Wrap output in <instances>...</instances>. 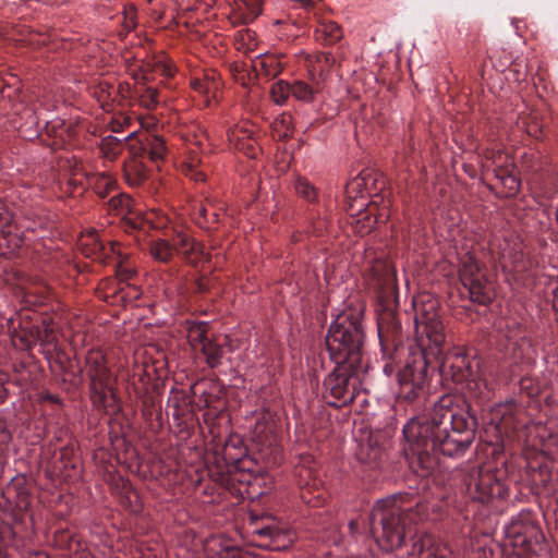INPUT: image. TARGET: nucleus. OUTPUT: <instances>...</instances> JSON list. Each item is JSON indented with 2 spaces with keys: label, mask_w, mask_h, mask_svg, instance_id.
Here are the masks:
<instances>
[{
  "label": "nucleus",
  "mask_w": 558,
  "mask_h": 558,
  "mask_svg": "<svg viewBox=\"0 0 558 558\" xmlns=\"http://www.w3.org/2000/svg\"><path fill=\"white\" fill-rule=\"evenodd\" d=\"M477 417L461 395H442L428 414L412 416L402 428L403 454L418 476L438 466L439 453L463 454L475 439Z\"/></svg>",
  "instance_id": "f257e3e1"
},
{
  "label": "nucleus",
  "mask_w": 558,
  "mask_h": 558,
  "mask_svg": "<svg viewBox=\"0 0 558 558\" xmlns=\"http://www.w3.org/2000/svg\"><path fill=\"white\" fill-rule=\"evenodd\" d=\"M416 348L408 349L404 364L397 374L400 402L416 404L421 409L425 401V383L430 359H437L444 350L447 333L440 315V303L430 293L413 298Z\"/></svg>",
  "instance_id": "f03ea898"
},
{
  "label": "nucleus",
  "mask_w": 558,
  "mask_h": 558,
  "mask_svg": "<svg viewBox=\"0 0 558 558\" xmlns=\"http://www.w3.org/2000/svg\"><path fill=\"white\" fill-rule=\"evenodd\" d=\"M428 515V505L418 496L399 493L380 499L371 513L372 532L385 551H393L404 544L411 524Z\"/></svg>",
  "instance_id": "7ed1b4c3"
},
{
  "label": "nucleus",
  "mask_w": 558,
  "mask_h": 558,
  "mask_svg": "<svg viewBox=\"0 0 558 558\" xmlns=\"http://www.w3.org/2000/svg\"><path fill=\"white\" fill-rule=\"evenodd\" d=\"M59 310L60 303L51 286L37 277V317L40 319V326L37 325V340L44 347L41 354L53 376L61 378L63 383L77 386L83 383V371L73 369L65 353L57 347Z\"/></svg>",
  "instance_id": "20e7f679"
},
{
  "label": "nucleus",
  "mask_w": 558,
  "mask_h": 558,
  "mask_svg": "<svg viewBox=\"0 0 558 558\" xmlns=\"http://www.w3.org/2000/svg\"><path fill=\"white\" fill-rule=\"evenodd\" d=\"M362 306L348 307L337 315L325 337V347L335 365L364 366L365 329Z\"/></svg>",
  "instance_id": "39448f33"
},
{
  "label": "nucleus",
  "mask_w": 558,
  "mask_h": 558,
  "mask_svg": "<svg viewBox=\"0 0 558 558\" xmlns=\"http://www.w3.org/2000/svg\"><path fill=\"white\" fill-rule=\"evenodd\" d=\"M481 366L482 359L476 351L465 348H454L448 352L441 364L446 376L461 385L469 398L482 403L488 400L489 391Z\"/></svg>",
  "instance_id": "423d86ee"
},
{
  "label": "nucleus",
  "mask_w": 558,
  "mask_h": 558,
  "mask_svg": "<svg viewBox=\"0 0 558 558\" xmlns=\"http://www.w3.org/2000/svg\"><path fill=\"white\" fill-rule=\"evenodd\" d=\"M395 303H379L377 310V329L383 357L387 361L384 372L391 375L401 357L404 356V335L401 322L395 310Z\"/></svg>",
  "instance_id": "0eeeda50"
},
{
  "label": "nucleus",
  "mask_w": 558,
  "mask_h": 558,
  "mask_svg": "<svg viewBox=\"0 0 558 558\" xmlns=\"http://www.w3.org/2000/svg\"><path fill=\"white\" fill-rule=\"evenodd\" d=\"M365 372V366L335 365L323 381V399L328 405L337 409L350 404L359 393L361 376Z\"/></svg>",
  "instance_id": "6e6552de"
},
{
  "label": "nucleus",
  "mask_w": 558,
  "mask_h": 558,
  "mask_svg": "<svg viewBox=\"0 0 558 558\" xmlns=\"http://www.w3.org/2000/svg\"><path fill=\"white\" fill-rule=\"evenodd\" d=\"M85 372L89 379V399L97 410L105 411L116 395L110 386L107 359L100 349H92L86 353Z\"/></svg>",
  "instance_id": "1a4fd4ad"
},
{
  "label": "nucleus",
  "mask_w": 558,
  "mask_h": 558,
  "mask_svg": "<svg viewBox=\"0 0 558 558\" xmlns=\"http://www.w3.org/2000/svg\"><path fill=\"white\" fill-rule=\"evenodd\" d=\"M464 484L470 498L481 504H487L496 498L506 499L509 495V489L490 468H472L464 477Z\"/></svg>",
  "instance_id": "9d476101"
},
{
  "label": "nucleus",
  "mask_w": 558,
  "mask_h": 558,
  "mask_svg": "<svg viewBox=\"0 0 558 558\" xmlns=\"http://www.w3.org/2000/svg\"><path fill=\"white\" fill-rule=\"evenodd\" d=\"M459 278L468 290L472 302L487 305L493 300L492 289L486 275L475 255L466 252L460 258Z\"/></svg>",
  "instance_id": "9b49d317"
},
{
  "label": "nucleus",
  "mask_w": 558,
  "mask_h": 558,
  "mask_svg": "<svg viewBox=\"0 0 558 558\" xmlns=\"http://www.w3.org/2000/svg\"><path fill=\"white\" fill-rule=\"evenodd\" d=\"M492 160L494 163V177L497 180L495 185L489 189H496V194L500 198L514 197L521 189V180L514 173V162L510 156L500 150L493 153Z\"/></svg>",
  "instance_id": "f8f14e48"
},
{
  "label": "nucleus",
  "mask_w": 558,
  "mask_h": 558,
  "mask_svg": "<svg viewBox=\"0 0 558 558\" xmlns=\"http://www.w3.org/2000/svg\"><path fill=\"white\" fill-rule=\"evenodd\" d=\"M490 245L504 270L514 274L527 270L529 260L523 252V243L518 236L495 239Z\"/></svg>",
  "instance_id": "ddd939ff"
},
{
  "label": "nucleus",
  "mask_w": 558,
  "mask_h": 558,
  "mask_svg": "<svg viewBox=\"0 0 558 558\" xmlns=\"http://www.w3.org/2000/svg\"><path fill=\"white\" fill-rule=\"evenodd\" d=\"M369 283L377 291L379 303H395L398 298L396 269L385 259L373 262L368 275Z\"/></svg>",
  "instance_id": "4468645a"
},
{
  "label": "nucleus",
  "mask_w": 558,
  "mask_h": 558,
  "mask_svg": "<svg viewBox=\"0 0 558 558\" xmlns=\"http://www.w3.org/2000/svg\"><path fill=\"white\" fill-rule=\"evenodd\" d=\"M252 534L258 538V546L272 551H282L293 544L292 533L276 523L259 525L253 518Z\"/></svg>",
  "instance_id": "2eb2a0df"
},
{
  "label": "nucleus",
  "mask_w": 558,
  "mask_h": 558,
  "mask_svg": "<svg viewBox=\"0 0 558 558\" xmlns=\"http://www.w3.org/2000/svg\"><path fill=\"white\" fill-rule=\"evenodd\" d=\"M385 185L386 182L381 174L373 170L365 169L349 182L347 185V194L349 197H352V194H355V199L360 197L363 201L361 203V207H363L366 205L365 199L367 197H379Z\"/></svg>",
  "instance_id": "dca6fc26"
},
{
  "label": "nucleus",
  "mask_w": 558,
  "mask_h": 558,
  "mask_svg": "<svg viewBox=\"0 0 558 558\" xmlns=\"http://www.w3.org/2000/svg\"><path fill=\"white\" fill-rule=\"evenodd\" d=\"M130 154V160L124 162V175L131 185L141 184L146 178L144 159L147 157L145 137L136 140L135 135L125 144Z\"/></svg>",
  "instance_id": "f3484780"
},
{
  "label": "nucleus",
  "mask_w": 558,
  "mask_h": 558,
  "mask_svg": "<svg viewBox=\"0 0 558 558\" xmlns=\"http://www.w3.org/2000/svg\"><path fill=\"white\" fill-rule=\"evenodd\" d=\"M58 169L61 172H64V178L61 180L60 178H56L53 174L52 184H56L59 192L66 196H75L76 194H82L84 187L82 182L75 179L76 170L78 167V162L74 157L68 156H59L57 158Z\"/></svg>",
  "instance_id": "a211bd4d"
},
{
  "label": "nucleus",
  "mask_w": 558,
  "mask_h": 558,
  "mask_svg": "<svg viewBox=\"0 0 558 558\" xmlns=\"http://www.w3.org/2000/svg\"><path fill=\"white\" fill-rule=\"evenodd\" d=\"M293 474L301 489L308 493L312 489H318L322 481L318 478V464L311 454H301L298 463L294 465Z\"/></svg>",
  "instance_id": "6ab92c4d"
},
{
  "label": "nucleus",
  "mask_w": 558,
  "mask_h": 558,
  "mask_svg": "<svg viewBox=\"0 0 558 558\" xmlns=\"http://www.w3.org/2000/svg\"><path fill=\"white\" fill-rule=\"evenodd\" d=\"M25 484L26 481L23 476L12 478L8 494L10 498H14L16 509L24 512L23 520H28L33 524L35 522V512L32 508L33 496Z\"/></svg>",
  "instance_id": "aec40b11"
},
{
  "label": "nucleus",
  "mask_w": 558,
  "mask_h": 558,
  "mask_svg": "<svg viewBox=\"0 0 558 558\" xmlns=\"http://www.w3.org/2000/svg\"><path fill=\"white\" fill-rule=\"evenodd\" d=\"M173 252L181 254L191 265L196 266L204 256V245L196 242L189 233L178 231L172 238Z\"/></svg>",
  "instance_id": "412c9836"
},
{
  "label": "nucleus",
  "mask_w": 558,
  "mask_h": 558,
  "mask_svg": "<svg viewBox=\"0 0 558 558\" xmlns=\"http://www.w3.org/2000/svg\"><path fill=\"white\" fill-rule=\"evenodd\" d=\"M221 457L228 466H233L242 471H248L247 448L239 436H230L221 448Z\"/></svg>",
  "instance_id": "4be33fe9"
},
{
  "label": "nucleus",
  "mask_w": 558,
  "mask_h": 558,
  "mask_svg": "<svg viewBox=\"0 0 558 558\" xmlns=\"http://www.w3.org/2000/svg\"><path fill=\"white\" fill-rule=\"evenodd\" d=\"M64 122L61 119L45 121V128L37 133V146L49 148L53 151L63 146Z\"/></svg>",
  "instance_id": "5701e85b"
},
{
  "label": "nucleus",
  "mask_w": 558,
  "mask_h": 558,
  "mask_svg": "<svg viewBox=\"0 0 558 558\" xmlns=\"http://www.w3.org/2000/svg\"><path fill=\"white\" fill-rule=\"evenodd\" d=\"M206 550L211 558H259V556L254 553L229 545V543L221 537H213L207 541Z\"/></svg>",
  "instance_id": "b1692460"
},
{
  "label": "nucleus",
  "mask_w": 558,
  "mask_h": 558,
  "mask_svg": "<svg viewBox=\"0 0 558 558\" xmlns=\"http://www.w3.org/2000/svg\"><path fill=\"white\" fill-rule=\"evenodd\" d=\"M45 238L43 235V241L37 243V264L41 265L40 270L44 274H50L59 264L61 254L57 250L54 241L51 238L46 241Z\"/></svg>",
  "instance_id": "393cba45"
},
{
  "label": "nucleus",
  "mask_w": 558,
  "mask_h": 558,
  "mask_svg": "<svg viewBox=\"0 0 558 558\" xmlns=\"http://www.w3.org/2000/svg\"><path fill=\"white\" fill-rule=\"evenodd\" d=\"M389 206L385 205L377 214H373L371 209L366 211L359 210V217L352 222L356 233L361 235L368 234L377 223H385L389 219Z\"/></svg>",
  "instance_id": "a878e982"
},
{
  "label": "nucleus",
  "mask_w": 558,
  "mask_h": 558,
  "mask_svg": "<svg viewBox=\"0 0 558 558\" xmlns=\"http://www.w3.org/2000/svg\"><path fill=\"white\" fill-rule=\"evenodd\" d=\"M355 456L360 463L375 469L380 464L385 452L377 442L368 440L359 445Z\"/></svg>",
  "instance_id": "bb28decb"
},
{
  "label": "nucleus",
  "mask_w": 558,
  "mask_h": 558,
  "mask_svg": "<svg viewBox=\"0 0 558 558\" xmlns=\"http://www.w3.org/2000/svg\"><path fill=\"white\" fill-rule=\"evenodd\" d=\"M77 248L87 258L102 259L105 246L95 230L88 231L80 236Z\"/></svg>",
  "instance_id": "cd10ccee"
},
{
  "label": "nucleus",
  "mask_w": 558,
  "mask_h": 558,
  "mask_svg": "<svg viewBox=\"0 0 558 558\" xmlns=\"http://www.w3.org/2000/svg\"><path fill=\"white\" fill-rule=\"evenodd\" d=\"M193 217L199 228L211 231L217 229L220 223V209L211 204H199L198 207L194 208Z\"/></svg>",
  "instance_id": "c85d7f7f"
},
{
  "label": "nucleus",
  "mask_w": 558,
  "mask_h": 558,
  "mask_svg": "<svg viewBox=\"0 0 558 558\" xmlns=\"http://www.w3.org/2000/svg\"><path fill=\"white\" fill-rule=\"evenodd\" d=\"M252 68L257 75H263L267 78L278 76L283 69L280 60L269 53H263L256 57L252 62Z\"/></svg>",
  "instance_id": "c756f323"
},
{
  "label": "nucleus",
  "mask_w": 558,
  "mask_h": 558,
  "mask_svg": "<svg viewBox=\"0 0 558 558\" xmlns=\"http://www.w3.org/2000/svg\"><path fill=\"white\" fill-rule=\"evenodd\" d=\"M135 135V132L130 133L128 136L120 138L113 135H108L101 138L99 149L104 158L107 160H116L125 148V144Z\"/></svg>",
  "instance_id": "7c9ffc66"
},
{
  "label": "nucleus",
  "mask_w": 558,
  "mask_h": 558,
  "mask_svg": "<svg viewBox=\"0 0 558 558\" xmlns=\"http://www.w3.org/2000/svg\"><path fill=\"white\" fill-rule=\"evenodd\" d=\"M12 344L21 351H31L35 343V326L21 322L20 329L12 335Z\"/></svg>",
  "instance_id": "2f4dec72"
},
{
  "label": "nucleus",
  "mask_w": 558,
  "mask_h": 558,
  "mask_svg": "<svg viewBox=\"0 0 558 558\" xmlns=\"http://www.w3.org/2000/svg\"><path fill=\"white\" fill-rule=\"evenodd\" d=\"M192 399L182 389L172 388L168 398V408H172V416L179 421L184 417Z\"/></svg>",
  "instance_id": "473e14b6"
},
{
  "label": "nucleus",
  "mask_w": 558,
  "mask_h": 558,
  "mask_svg": "<svg viewBox=\"0 0 558 558\" xmlns=\"http://www.w3.org/2000/svg\"><path fill=\"white\" fill-rule=\"evenodd\" d=\"M144 137L147 158L153 162L162 161L168 151L165 140L161 136L150 134H146Z\"/></svg>",
  "instance_id": "72a5a7b5"
},
{
  "label": "nucleus",
  "mask_w": 558,
  "mask_h": 558,
  "mask_svg": "<svg viewBox=\"0 0 558 558\" xmlns=\"http://www.w3.org/2000/svg\"><path fill=\"white\" fill-rule=\"evenodd\" d=\"M322 89L319 82H316L315 86L312 87L303 81H293L290 83L291 96L298 100L311 102L314 100V95Z\"/></svg>",
  "instance_id": "f704fd0d"
},
{
  "label": "nucleus",
  "mask_w": 558,
  "mask_h": 558,
  "mask_svg": "<svg viewBox=\"0 0 558 558\" xmlns=\"http://www.w3.org/2000/svg\"><path fill=\"white\" fill-rule=\"evenodd\" d=\"M122 486L120 489V504L131 512H138L142 509L137 492L132 485L122 480Z\"/></svg>",
  "instance_id": "c9c22d12"
},
{
  "label": "nucleus",
  "mask_w": 558,
  "mask_h": 558,
  "mask_svg": "<svg viewBox=\"0 0 558 558\" xmlns=\"http://www.w3.org/2000/svg\"><path fill=\"white\" fill-rule=\"evenodd\" d=\"M203 355L205 356L206 364L209 368H216L222 363L223 349L222 345L218 344L214 340H209L204 343L201 348Z\"/></svg>",
  "instance_id": "e433bc0d"
},
{
  "label": "nucleus",
  "mask_w": 558,
  "mask_h": 558,
  "mask_svg": "<svg viewBox=\"0 0 558 558\" xmlns=\"http://www.w3.org/2000/svg\"><path fill=\"white\" fill-rule=\"evenodd\" d=\"M317 33L322 35L325 45H335L343 37L342 27L333 21L323 22Z\"/></svg>",
  "instance_id": "4c0bfd02"
},
{
  "label": "nucleus",
  "mask_w": 558,
  "mask_h": 558,
  "mask_svg": "<svg viewBox=\"0 0 558 558\" xmlns=\"http://www.w3.org/2000/svg\"><path fill=\"white\" fill-rule=\"evenodd\" d=\"M149 253L154 259L168 263L172 259L173 247L168 240L159 239L150 243Z\"/></svg>",
  "instance_id": "58836bf2"
},
{
  "label": "nucleus",
  "mask_w": 558,
  "mask_h": 558,
  "mask_svg": "<svg viewBox=\"0 0 558 558\" xmlns=\"http://www.w3.org/2000/svg\"><path fill=\"white\" fill-rule=\"evenodd\" d=\"M208 324L205 322L192 323L187 327V339L192 347H204L205 342L210 339L207 338Z\"/></svg>",
  "instance_id": "ea45409f"
},
{
  "label": "nucleus",
  "mask_w": 558,
  "mask_h": 558,
  "mask_svg": "<svg viewBox=\"0 0 558 558\" xmlns=\"http://www.w3.org/2000/svg\"><path fill=\"white\" fill-rule=\"evenodd\" d=\"M108 207L110 211L117 215H131L133 210V199L128 194L119 193L109 199Z\"/></svg>",
  "instance_id": "a19ab883"
},
{
  "label": "nucleus",
  "mask_w": 558,
  "mask_h": 558,
  "mask_svg": "<svg viewBox=\"0 0 558 558\" xmlns=\"http://www.w3.org/2000/svg\"><path fill=\"white\" fill-rule=\"evenodd\" d=\"M335 63L336 58L331 52H318L314 56L313 71L317 72L319 77L325 81Z\"/></svg>",
  "instance_id": "79ce46f5"
},
{
  "label": "nucleus",
  "mask_w": 558,
  "mask_h": 558,
  "mask_svg": "<svg viewBox=\"0 0 558 558\" xmlns=\"http://www.w3.org/2000/svg\"><path fill=\"white\" fill-rule=\"evenodd\" d=\"M272 128L278 138L287 141L293 136L294 129L292 125V117L289 114H282L276 119L272 123Z\"/></svg>",
  "instance_id": "37998d69"
},
{
  "label": "nucleus",
  "mask_w": 558,
  "mask_h": 558,
  "mask_svg": "<svg viewBox=\"0 0 558 558\" xmlns=\"http://www.w3.org/2000/svg\"><path fill=\"white\" fill-rule=\"evenodd\" d=\"M58 215L46 209V208H37V225L44 231H47L51 235H53L54 230L57 228Z\"/></svg>",
  "instance_id": "c03bdc74"
},
{
  "label": "nucleus",
  "mask_w": 558,
  "mask_h": 558,
  "mask_svg": "<svg viewBox=\"0 0 558 558\" xmlns=\"http://www.w3.org/2000/svg\"><path fill=\"white\" fill-rule=\"evenodd\" d=\"M117 187V182L111 177L99 174L94 182V191L100 198L107 197Z\"/></svg>",
  "instance_id": "a18cd8bd"
},
{
  "label": "nucleus",
  "mask_w": 558,
  "mask_h": 558,
  "mask_svg": "<svg viewBox=\"0 0 558 558\" xmlns=\"http://www.w3.org/2000/svg\"><path fill=\"white\" fill-rule=\"evenodd\" d=\"M11 440V434L4 421L0 418V476L4 471L8 461V446Z\"/></svg>",
  "instance_id": "49530a36"
},
{
  "label": "nucleus",
  "mask_w": 558,
  "mask_h": 558,
  "mask_svg": "<svg viewBox=\"0 0 558 558\" xmlns=\"http://www.w3.org/2000/svg\"><path fill=\"white\" fill-rule=\"evenodd\" d=\"M294 189L296 194L307 202H314L317 197L315 186L303 177H298L295 179Z\"/></svg>",
  "instance_id": "de8ad7c7"
},
{
  "label": "nucleus",
  "mask_w": 558,
  "mask_h": 558,
  "mask_svg": "<svg viewBox=\"0 0 558 558\" xmlns=\"http://www.w3.org/2000/svg\"><path fill=\"white\" fill-rule=\"evenodd\" d=\"M240 132L243 133V136L238 137L236 148L244 151L247 157L256 158L258 154V147L253 141L251 133H247L244 130H240Z\"/></svg>",
  "instance_id": "09e8293b"
},
{
  "label": "nucleus",
  "mask_w": 558,
  "mask_h": 558,
  "mask_svg": "<svg viewBox=\"0 0 558 558\" xmlns=\"http://www.w3.org/2000/svg\"><path fill=\"white\" fill-rule=\"evenodd\" d=\"M270 95L277 105H283L291 96L290 83L283 80L278 81L271 86Z\"/></svg>",
  "instance_id": "8fccbe9b"
},
{
  "label": "nucleus",
  "mask_w": 558,
  "mask_h": 558,
  "mask_svg": "<svg viewBox=\"0 0 558 558\" xmlns=\"http://www.w3.org/2000/svg\"><path fill=\"white\" fill-rule=\"evenodd\" d=\"M521 168L526 172H538L543 170L538 153L525 151L520 159Z\"/></svg>",
  "instance_id": "3c124183"
},
{
  "label": "nucleus",
  "mask_w": 558,
  "mask_h": 558,
  "mask_svg": "<svg viewBox=\"0 0 558 558\" xmlns=\"http://www.w3.org/2000/svg\"><path fill=\"white\" fill-rule=\"evenodd\" d=\"M531 470V480L535 485L546 486L550 480V472L546 464L537 463L536 466L529 465Z\"/></svg>",
  "instance_id": "603ef678"
},
{
  "label": "nucleus",
  "mask_w": 558,
  "mask_h": 558,
  "mask_svg": "<svg viewBox=\"0 0 558 558\" xmlns=\"http://www.w3.org/2000/svg\"><path fill=\"white\" fill-rule=\"evenodd\" d=\"M159 92L156 88L147 87L140 96L141 104L147 109H155L159 104Z\"/></svg>",
  "instance_id": "864d4df0"
},
{
  "label": "nucleus",
  "mask_w": 558,
  "mask_h": 558,
  "mask_svg": "<svg viewBox=\"0 0 558 558\" xmlns=\"http://www.w3.org/2000/svg\"><path fill=\"white\" fill-rule=\"evenodd\" d=\"M116 270L118 278L122 281L131 279L135 274L134 268L131 267L124 259H120L117 263Z\"/></svg>",
  "instance_id": "5fc2aeb1"
},
{
  "label": "nucleus",
  "mask_w": 558,
  "mask_h": 558,
  "mask_svg": "<svg viewBox=\"0 0 558 558\" xmlns=\"http://www.w3.org/2000/svg\"><path fill=\"white\" fill-rule=\"evenodd\" d=\"M136 26V9L133 5L124 8L123 11V27L126 31H132Z\"/></svg>",
  "instance_id": "6e6d98bb"
},
{
  "label": "nucleus",
  "mask_w": 558,
  "mask_h": 558,
  "mask_svg": "<svg viewBox=\"0 0 558 558\" xmlns=\"http://www.w3.org/2000/svg\"><path fill=\"white\" fill-rule=\"evenodd\" d=\"M123 223L125 231H131L135 229H141L143 225V219L138 216H133V213L131 215H124L123 216Z\"/></svg>",
  "instance_id": "4d7b16f0"
},
{
  "label": "nucleus",
  "mask_w": 558,
  "mask_h": 558,
  "mask_svg": "<svg viewBox=\"0 0 558 558\" xmlns=\"http://www.w3.org/2000/svg\"><path fill=\"white\" fill-rule=\"evenodd\" d=\"M550 300L553 311L555 313L556 319L558 320V281H554L550 284Z\"/></svg>",
  "instance_id": "13d9d810"
},
{
  "label": "nucleus",
  "mask_w": 558,
  "mask_h": 558,
  "mask_svg": "<svg viewBox=\"0 0 558 558\" xmlns=\"http://www.w3.org/2000/svg\"><path fill=\"white\" fill-rule=\"evenodd\" d=\"M12 221V215L7 209L3 202L0 199V229L3 227H8Z\"/></svg>",
  "instance_id": "bf43d9fd"
},
{
  "label": "nucleus",
  "mask_w": 558,
  "mask_h": 558,
  "mask_svg": "<svg viewBox=\"0 0 558 558\" xmlns=\"http://www.w3.org/2000/svg\"><path fill=\"white\" fill-rule=\"evenodd\" d=\"M201 165H202L201 157L196 153L191 151L189 155V158H187L186 169L194 170L195 168H198Z\"/></svg>",
  "instance_id": "052dcab7"
},
{
  "label": "nucleus",
  "mask_w": 558,
  "mask_h": 558,
  "mask_svg": "<svg viewBox=\"0 0 558 558\" xmlns=\"http://www.w3.org/2000/svg\"><path fill=\"white\" fill-rule=\"evenodd\" d=\"M186 174L196 182H204L207 178L206 173L198 168H195L194 170L186 169Z\"/></svg>",
  "instance_id": "680f3d73"
},
{
  "label": "nucleus",
  "mask_w": 558,
  "mask_h": 558,
  "mask_svg": "<svg viewBox=\"0 0 558 558\" xmlns=\"http://www.w3.org/2000/svg\"><path fill=\"white\" fill-rule=\"evenodd\" d=\"M37 401H49L51 403L61 405L60 397L57 395H52V393H41V395L37 396Z\"/></svg>",
  "instance_id": "e2e57ef3"
},
{
  "label": "nucleus",
  "mask_w": 558,
  "mask_h": 558,
  "mask_svg": "<svg viewBox=\"0 0 558 558\" xmlns=\"http://www.w3.org/2000/svg\"><path fill=\"white\" fill-rule=\"evenodd\" d=\"M327 229V221L325 219H318L314 225L313 233L320 235Z\"/></svg>",
  "instance_id": "0e129e2a"
},
{
  "label": "nucleus",
  "mask_w": 558,
  "mask_h": 558,
  "mask_svg": "<svg viewBox=\"0 0 558 558\" xmlns=\"http://www.w3.org/2000/svg\"><path fill=\"white\" fill-rule=\"evenodd\" d=\"M195 286H196V291L199 293H205L209 289L207 282L203 278L196 280Z\"/></svg>",
  "instance_id": "69168bd1"
},
{
  "label": "nucleus",
  "mask_w": 558,
  "mask_h": 558,
  "mask_svg": "<svg viewBox=\"0 0 558 558\" xmlns=\"http://www.w3.org/2000/svg\"><path fill=\"white\" fill-rule=\"evenodd\" d=\"M3 375L0 374V402L4 401V399L7 398V389L3 385Z\"/></svg>",
  "instance_id": "338daca9"
},
{
  "label": "nucleus",
  "mask_w": 558,
  "mask_h": 558,
  "mask_svg": "<svg viewBox=\"0 0 558 558\" xmlns=\"http://www.w3.org/2000/svg\"><path fill=\"white\" fill-rule=\"evenodd\" d=\"M133 78L136 81V82H140V81H146L147 80V76L145 73H141V72H134L132 74Z\"/></svg>",
  "instance_id": "774afa93"
}]
</instances>
